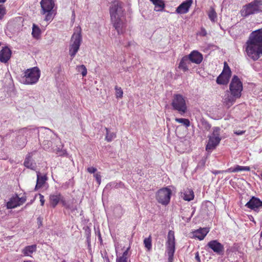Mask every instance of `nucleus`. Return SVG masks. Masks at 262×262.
<instances>
[{
  "label": "nucleus",
  "instance_id": "ea45409f",
  "mask_svg": "<svg viewBox=\"0 0 262 262\" xmlns=\"http://www.w3.org/2000/svg\"><path fill=\"white\" fill-rule=\"evenodd\" d=\"M60 202L62 204V206H64L66 208L68 209H72V207H71V205L66 202L64 199V198L62 196L61 199L60 200Z\"/></svg>",
  "mask_w": 262,
  "mask_h": 262
},
{
  "label": "nucleus",
  "instance_id": "a18cd8bd",
  "mask_svg": "<svg viewBox=\"0 0 262 262\" xmlns=\"http://www.w3.org/2000/svg\"><path fill=\"white\" fill-rule=\"evenodd\" d=\"M224 171V172H235V167H230Z\"/></svg>",
  "mask_w": 262,
  "mask_h": 262
},
{
  "label": "nucleus",
  "instance_id": "6ab92c4d",
  "mask_svg": "<svg viewBox=\"0 0 262 262\" xmlns=\"http://www.w3.org/2000/svg\"><path fill=\"white\" fill-rule=\"evenodd\" d=\"M192 3V0H186L177 7L176 12L178 14L187 13L189 11Z\"/></svg>",
  "mask_w": 262,
  "mask_h": 262
},
{
  "label": "nucleus",
  "instance_id": "0eeeda50",
  "mask_svg": "<svg viewBox=\"0 0 262 262\" xmlns=\"http://www.w3.org/2000/svg\"><path fill=\"white\" fill-rule=\"evenodd\" d=\"M262 4L257 0H255L250 3L244 6L241 11V15L246 17L251 15L259 13L261 10Z\"/></svg>",
  "mask_w": 262,
  "mask_h": 262
},
{
  "label": "nucleus",
  "instance_id": "1a4fd4ad",
  "mask_svg": "<svg viewBox=\"0 0 262 262\" xmlns=\"http://www.w3.org/2000/svg\"><path fill=\"white\" fill-rule=\"evenodd\" d=\"M111 19L124 16L123 3L118 1L112 2L110 8Z\"/></svg>",
  "mask_w": 262,
  "mask_h": 262
},
{
  "label": "nucleus",
  "instance_id": "4c0bfd02",
  "mask_svg": "<svg viewBox=\"0 0 262 262\" xmlns=\"http://www.w3.org/2000/svg\"><path fill=\"white\" fill-rule=\"evenodd\" d=\"M116 91V96L117 98H122L123 96V91L120 87L116 86L115 88Z\"/></svg>",
  "mask_w": 262,
  "mask_h": 262
},
{
  "label": "nucleus",
  "instance_id": "6e6552de",
  "mask_svg": "<svg viewBox=\"0 0 262 262\" xmlns=\"http://www.w3.org/2000/svg\"><path fill=\"white\" fill-rule=\"evenodd\" d=\"M212 134L208 136V141L206 147V150L211 151L220 143L221 138L220 137L221 129L219 127H214L212 128Z\"/></svg>",
  "mask_w": 262,
  "mask_h": 262
},
{
  "label": "nucleus",
  "instance_id": "b1692460",
  "mask_svg": "<svg viewBox=\"0 0 262 262\" xmlns=\"http://www.w3.org/2000/svg\"><path fill=\"white\" fill-rule=\"evenodd\" d=\"M62 196L61 193L59 192L50 195L49 202L53 208H55L60 202Z\"/></svg>",
  "mask_w": 262,
  "mask_h": 262
},
{
  "label": "nucleus",
  "instance_id": "c85d7f7f",
  "mask_svg": "<svg viewBox=\"0 0 262 262\" xmlns=\"http://www.w3.org/2000/svg\"><path fill=\"white\" fill-rule=\"evenodd\" d=\"M36 245L28 246L23 249L22 253L24 256H31V254L36 251Z\"/></svg>",
  "mask_w": 262,
  "mask_h": 262
},
{
  "label": "nucleus",
  "instance_id": "aec40b11",
  "mask_svg": "<svg viewBox=\"0 0 262 262\" xmlns=\"http://www.w3.org/2000/svg\"><path fill=\"white\" fill-rule=\"evenodd\" d=\"M189 60L194 63L199 64L203 60V55L198 51L194 50L187 55Z\"/></svg>",
  "mask_w": 262,
  "mask_h": 262
},
{
  "label": "nucleus",
  "instance_id": "412c9836",
  "mask_svg": "<svg viewBox=\"0 0 262 262\" xmlns=\"http://www.w3.org/2000/svg\"><path fill=\"white\" fill-rule=\"evenodd\" d=\"M236 94H232L230 92H228L225 95L223 98V103L225 104L228 107L232 106L235 102L236 100L241 97L239 96H235Z\"/></svg>",
  "mask_w": 262,
  "mask_h": 262
},
{
  "label": "nucleus",
  "instance_id": "393cba45",
  "mask_svg": "<svg viewBox=\"0 0 262 262\" xmlns=\"http://www.w3.org/2000/svg\"><path fill=\"white\" fill-rule=\"evenodd\" d=\"M191 62L187 55L185 56L182 58L179 63V68L183 72H186L188 71L189 68L191 65Z\"/></svg>",
  "mask_w": 262,
  "mask_h": 262
},
{
  "label": "nucleus",
  "instance_id": "2eb2a0df",
  "mask_svg": "<svg viewBox=\"0 0 262 262\" xmlns=\"http://www.w3.org/2000/svg\"><path fill=\"white\" fill-rule=\"evenodd\" d=\"M245 206L256 212H258L260 209L262 208V201L257 198L252 196L246 203Z\"/></svg>",
  "mask_w": 262,
  "mask_h": 262
},
{
  "label": "nucleus",
  "instance_id": "cd10ccee",
  "mask_svg": "<svg viewBox=\"0 0 262 262\" xmlns=\"http://www.w3.org/2000/svg\"><path fill=\"white\" fill-rule=\"evenodd\" d=\"M130 247H128L123 252L122 254H117L116 262H128L129 255L128 250Z\"/></svg>",
  "mask_w": 262,
  "mask_h": 262
},
{
  "label": "nucleus",
  "instance_id": "f03ea898",
  "mask_svg": "<svg viewBox=\"0 0 262 262\" xmlns=\"http://www.w3.org/2000/svg\"><path fill=\"white\" fill-rule=\"evenodd\" d=\"M41 9L40 13L45 15L44 20L51 22L54 18L56 12L54 9L55 2L54 0H41L40 2Z\"/></svg>",
  "mask_w": 262,
  "mask_h": 262
},
{
  "label": "nucleus",
  "instance_id": "bf43d9fd",
  "mask_svg": "<svg viewBox=\"0 0 262 262\" xmlns=\"http://www.w3.org/2000/svg\"><path fill=\"white\" fill-rule=\"evenodd\" d=\"M61 262H66L65 260H62Z\"/></svg>",
  "mask_w": 262,
  "mask_h": 262
},
{
  "label": "nucleus",
  "instance_id": "5701e85b",
  "mask_svg": "<svg viewBox=\"0 0 262 262\" xmlns=\"http://www.w3.org/2000/svg\"><path fill=\"white\" fill-rule=\"evenodd\" d=\"M33 156V152L28 153L26 156L24 165L27 168H29L31 170H35L36 168V163L32 160Z\"/></svg>",
  "mask_w": 262,
  "mask_h": 262
},
{
  "label": "nucleus",
  "instance_id": "13d9d810",
  "mask_svg": "<svg viewBox=\"0 0 262 262\" xmlns=\"http://www.w3.org/2000/svg\"><path fill=\"white\" fill-rule=\"evenodd\" d=\"M24 262H31V261H25Z\"/></svg>",
  "mask_w": 262,
  "mask_h": 262
},
{
  "label": "nucleus",
  "instance_id": "de8ad7c7",
  "mask_svg": "<svg viewBox=\"0 0 262 262\" xmlns=\"http://www.w3.org/2000/svg\"><path fill=\"white\" fill-rule=\"evenodd\" d=\"M200 34L203 36H205L206 35L207 32L204 29H202L201 31L200 32Z\"/></svg>",
  "mask_w": 262,
  "mask_h": 262
},
{
  "label": "nucleus",
  "instance_id": "09e8293b",
  "mask_svg": "<svg viewBox=\"0 0 262 262\" xmlns=\"http://www.w3.org/2000/svg\"><path fill=\"white\" fill-rule=\"evenodd\" d=\"M224 172V170H214L212 171V173L215 174H217L219 173H223Z\"/></svg>",
  "mask_w": 262,
  "mask_h": 262
},
{
  "label": "nucleus",
  "instance_id": "72a5a7b5",
  "mask_svg": "<svg viewBox=\"0 0 262 262\" xmlns=\"http://www.w3.org/2000/svg\"><path fill=\"white\" fill-rule=\"evenodd\" d=\"M145 247L147 249L148 251H150L151 249V235L145 238L143 241Z\"/></svg>",
  "mask_w": 262,
  "mask_h": 262
},
{
  "label": "nucleus",
  "instance_id": "dca6fc26",
  "mask_svg": "<svg viewBox=\"0 0 262 262\" xmlns=\"http://www.w3.org/2000/svg\"><path fill=\"white\" fill-rule=\"evenodd\" d=\"M209 232L208 228H200L191 232V237L203 240Z\"/></svg>",
  "mask_w": 262,
  "mask_h": 262
},
{
  "label": "nucleus",
  "instance_id": "f704fd0d",
  "mask_svg": "<svg viewBox=\"0 0 262 262\" xmlns=\"http://www.w3.org/2000/svg\"><path fill=\"white\" fill-rule=\"evenodd\" d=\"M175 121L177 122L182 124L186 127H188L190 126V121L188 119L186 118H175Z\"/></svg>",
  "mask_w": 262,
  "mask_h": 262
},
{
  "label": "nucleus",
  "instance_id": "bb28decb",
  "mask_svg": "<svg viewBox=\"0 0 262 262\" xmlns=\"http://www.w3.org/2000/svg\"><path fill=\"white\" fill-rule=\"evenodd\" d=\"M181 196L185 201H190L194 198L193 191L191 189L187 188L181 192Z\"/></svg>",
  "mask_w": 262,
  "mask_h": 262
},
{
  "label": "nucleus",
  "instance_id": "e433bc0d",
  "mask_svg": "<svg viewBox=\"0 0 262 262\" xmlns=\"http://www.w3.org/2000/svg\"><path fill=\"white\" fill-rule=\"evenodd\" d=\"M235 172H238V171H248L250 170V168L248 166H239V165H236L235 167Z\"/></svg>",
  "mask_w": 262,
  "mask_h": 262
},
{
  "label": "nucleus",
  "instance_id": "37998d69",
  "mask_svg": "<svg viewBox=\"0 0 262 262\" xmlns=\"http://www.w3.org/2000/svg\"><path fill=\"white\" fill-rule=\"evenodd\" d=\"M97 168L94 167H89L87 168V171L90 173H95L97 171Z\"/></svg>",
  "mask_w": 262,
  "mask_h": 262
},
{
  "label": "nucleus",
  "instance_id": "c03bdc74",
  "mask_svg": "<svg viewBox=\"0 0 262 262\" xmlns=\"http://www.w3.org/2000/svg\"><path fill=\"white\" fill-rule=\"evenodd\" d=\"M123 185V184L122 183H112L111 184V186L112 187H114L115 188H118L119 187H122Z\"/></svg>",
  "mask_w": 262,
  "mask_h": 262
},
{
  "label": "nucleus",
  "instance_id": "473e14b6",
  "mask_svg": "<svg viewBox=\"0 0 262 262\" xmlns=\"http://www.w3.org/2000/svg\"><path fill=\"white\" fill-rule=\"evenodd\" d=\"M208 15L209 19L213 22H215L217 19V14L213 8H211L208 11Z\"/></svg>",
  "mask_w": 262,
  "mask_h": 262
},
{
  "label": "nucleus",
  "instance_id": "a211bd4d",
  "mask_svg": "<svg viewBox=\"0 0 262 262\" xmlns=\"http://www.w3.org/2000/svg\"><path fill=\"white\" fill-rule=\"evenodd\" d=\"M231 72L228 69L223 70L222 73L217 78L216 82L220 84H227L231 77Z\"/></svg>",
  "mask_w": 262,
  "mask_h": 262
},
{
  "label": "nucleus",
  "instance_id": "5fc2aeb1",
  "mask_svg": "<svg viewBox=\"0 0 262 262\" xmlns=\"http://www.w3.org/2000/svg\"><path fill=\"white\" fill-rule=\"evenodd\" d=\"M71 207H72V209L70 210L72 211L77 209L76 206H71Z\"/></svg>",
  "mask_w": 262,
  "mask_h": 262
},
{
  "label": "nucleus",
  "instance_id": "4be33fe9",
  "mask_svg": "<svg viewBox=\"0 0 262 262\" xmlns=\"http://www.w3.org/2000/svg\"><path fill=\"white\" fill-rule=\"evenodd\" d=\"M11 51L8 47L3 48L0 51V61L3 63L7 62L11 56Z\"/></svg>",
  "mask_w": 262,
  "mask_h": 262
},
{
  "label": "nucleus",
  "instance_id": "a878e982",
  "mask_svg": "<svg viewBox=\"0 0 262 262\" xmlns=\"http://www.w3.org/2000/svg\"><path fill=\"white\" fill-rule=\"evenodd\" d=\"M36 172L37 181L35 188V190H37L41 188L47 180V177L46 176H41L40 173L39 171H37Z\"/></svg>",
  "mask_w": 262,
  "mask_h": 262
},
{
  "label": "nucleus",
  "instance_id": "a19ab883",
  "mask_svg": "<svg viewBox=\"0 0 262 262\" xmlns=\"http://www.w3.org/2000/svg\"><path fill=\"white\" fill-rule=\"evenodd\" d=\"M202 124L203 126V128L206 130H209L211 128L210 124L207 121L203 120L202 121Z\"/></svg>",
  "mask_w": 262,
  "mask_h": 262
},
{
  "label": "nucleus",
  "instance_id": "f3484780",
  "mask_svg": "<svg viewBox=\"0 0 262 262\" xmlns=\"http://www.w3.org/2000/svg\"><path fill=\"white\" fill-rule=\"evenodd\" d=\"M207 247L210 248L217 254H221L224 250V246L216 240H212L209 242L207 244Z\"/></svg>",
  "mask_w": 262,
  "mask_h": 262
},
{
  "label": "nucleus",
  "instance_id": "2f4dec72",
  "mask_svg": "<svg viewBox=\"0 0 262 262\" xmlns=\"http://www.w3.org/2000/svg\"><path fill=\"white\" fill-rule=\"evenodd\" d=\"M41 33L40 28L35 24H33L32 26V35L35 38H38Z\"/></svg>",
  "mask_w": 262,
  "mask_h": 262
},
{
  "label": "nucleus",
  "instance_id": "39448f33",
  "mask_svg": "<svg viewBox=\"0 0 262 262\" xmlns=\"http://www.w3.org/2000/svg\"><path fill=\"white\" fill-rule=\"evenodd\" d=\"M82 42V36L81 35V29L77 27L75 29L74 33L72 36L70 46L69 54L73 59L79 49L80 46Z\"/></svg>",
  "mask_w": 262,
  "mask_h": 262
},
{
  "label": "nucleus",
  "instance_id": "c9c22d12",
  "mask_svg": "<svg viewBox=\"0 0 262 262\" xmlns=\"http://www.w3.org/2000/svg\"><path fill=\"white\" fill-rule=\"evenodd\" d=\"M76 70L78 72L81 73L83 76H85L87 74L86 68L83 64L77 66Z\"/></svg>",
  "mask_w": 262,
  "mask_h": 262
},
{
  "label": "nucleus",
  "instance_id": "864d4df0",
  "mask_svg": "<svg viewBox=\"0 0 262 262\" xmlns=\"http://www.w3.org/2000/svg\"><path fill=\"white\" fill-rule=\"evenodd\" d=\"M228 69L229 70H230V68L229 67L228 64L226 62L224 63V67L223 70L225 69Z\"/></svg>",
  "mask_w": 262,
  "mask_h": 262
},
{
  "label": "nucleus",
  "instance_id": "3c124183",
  "mask_svg": "<svg viewBox=\"0 0 262 262\" xmlns=\"http://www.w3.org/2000/svg\"><path fill=\"white\" fill-rule=\"evenodd\" d=\"M245 133L244 131H236L234 133L237 135H243Z\"/></svg>",
  "mask_w": 262,
  "mask_h": 262
},
{
  "label": "nucleus",
  "instance_id": "f257e3e1",
  "mask_svg": "<svg viewBox=\"0 0 262 262\" xmlns=\"http://www.w3.org/2000/svg\"><path fill=\"white\" fill-rule=\"evenodd\" d=\"M246 51L248 56L254 60L262 55V28L253 31L246 42Z\"/></svg>",
  "mask_w": 262,
  "mask_h": 262
},
{
  "label": "nucleus",
  "instance_id": "79ce46f5",
  "mask_svg": "<svg viewBox=\"0 0 262 262\" xmlns=\"http://www.w3.org/2000/svg\"><path fill=\"white\" fill-rule=\"evenodd\" d=\"M94 177L95 178V179L99 185L101 183V176L100 172H96L94 174Z\"/></svg>",
  "mask_w": 262,
  "mask_h": 262
},
{
  "label": "nucleus",
  "instance_id": "9d476101",
  "mask_svg": "<svg viewBox=\"0 0 262 262\" xmlns=\"http://www.w3.org/2000/svg\"><path fill=\"white\" fill-rule=\"evenodd\" d=\"M166 246V252L168 256V261L169 262H172L175 252V238L174 232L172 231H169L168 233Z\"/></svg>",
  "mask_w": 262,
  "mask_h": 262
},
{
  "label": "nucleus",
  "instance_id": "9b49d317",
  "mask_svg": "<svg viewBox=\"0 0 262 262\" xmlns=\"http://www.w3.org/2000/svg\"><path fill=\"white\" fill-rule=\"evenodd\" d=\"M171 191L167 188L160 189L156 193L157 201L164 205H167L170 199Z\"/></svg>",
  "mask_w": 262,
  "mask_h": 262
},
{
  "label": "nucleus",
  "instance_id": "6e6d98bb",
  "mask_svg": "<svg viewBox=\"0 0 262 262\" xmlns=\"http://www.w3.org/2000/svg\"><path fill=\"white\" fill-rule=\"evenodd\" d=\"M6 1V0H0V3H4Z\"/></svg>",
  "mask_w": 262,
  "mask_h": 262
},
{
  "label": "nucleus",
  "instance_id": "c756f323",
  "mask_svg": "<svg viewBox=\"0 0 262 262\" xmlns=\"http://www.w3.org/2000/svg\"><path fill=\"white\" fill-rule=\"evenodd\" d=\"M155 5V10L157 11H162L164 7L165 4L161 0H150Z\"/></svg>",
  "mask_w": 262,
  "mask_h": 262
},
{
  "label": "nucleus",
  "instance_id": "20e7f679",
  "mask_svg": "<svg viewBox=\"0 0 262 262\" xmlns=\"http://www.w3.org/2000/svg\"><path fill=\"white\" fill-rule=\"evenodd\" d=\"M23 75L20 79L21 82L25 84L32 85L38 82L40 72L37 67H34L26 70Z\"/></svg>",
  "mask_w": 262,
  "mask_h": 262
},
{
  "label": "nucleus",
  "instance_id": "ddd939ff",
  "mask_svg": "<svg viewBox=\"0 0 262 262\" xmlns=\"http://www.w3.org/2000/svg\"><path fill=\"white\" fill-rule=\"evenodd\" d=\"M114 27L119 34H122L126 27L125 16L111 19Z\"/></svg>",
  "mask_w": 262,
  "mask_h": 262
},
{
  "label": "nucleus",
  "instance_id": "4468645a",
  "mask_svg": "<svg viewBox=\"0 0 262 262\" xmlns=\"http://www.w3.org/2000/svg\"><path fill=\"white\" fill-rule=\"evenodd\" d=\"M26 201V196H24L21 198L17 195L12 196L7 203V208L8 209H13L23 204Z\"/></svg>",
  "mask_w": 262,
  "mask_h": 262
},
{
  "label": "nucleus",
  "instance_id": "423d86ee",
  "mask_svg": "<svg viewBox=\"0 0 262 262\" xmlns=\"http://www.w3.org/2000/svg\"><path fill=\"white\" fill-rule=\"evenodd\" d=\"M172 109L181 115H184L187 111L186 99L181 94H174L171 102Z\"/></svg>",
  "mask_w": 262,
  "mask_h": 262
},
{
  "label": "nucleus",
  "instance_id": "58836bf2",
  "mask_svg": "<svg viewBox=\"0 0 262 262\" xmlns=\"http://www.w3.org/2000/svg\"><path fill=\"white\" fill-rule=\"evenodd\" d=\"M6 13L5 7L3 5H0V20L2 19Z\"/></svg>",
  "mask_w": 262,
  "mask_h": 262
},
{
  "label": "nucleus",
  "instance_id": "7c9ffc66",
  "mask_svg": "<svg viewBox=\"0 0 262 262\" xmlns=\"http://www.w3.org/2000/svg\"><path fill=\"white\" fill-rule=\"evenodd\" d=\"M106 130V135L105 139L107 142H111L113 140L116 138V134L115 132H112L106 127L105 128Z\"/></svg>",
  "mask_w": 262,
  "mask_h": 262
},
{
  "label": "nucleus",
  "instance_id": "603ef678",
  "mask_svg": "<svg viewBox=\"0 0 262 262\" xmlns=\"http://www.w3.org/2000/svg\"><path fill=\"white\" fill-rule=\"evenodd\" d=\"M195 259L199 261V262H200L201 261V260H200V256L199 255V253H196L195 254Z\"/></svg>",
  "mask_w": 262,
  "mask_h": 262
},
{
  "label": "nucleus",
  "instance_id": "49530a36",
  "mask_svg": "<svg viewBox=\"0 0 262 262\" xmlns=\"http://www.w3.org/2000/svg\"><path fill=\"white\" fill-rule=\"evenodd\" d=\"M39 199H40V203H41V205L43 206L44 205L45 202L43 195H42V194H39Z\"/></svg>",
  "mask_w": 262,
  "mask_h": 262
},
{
  "label": "nucleus",
  "instance_id": "f8f14e48",
  "mask_svg": "<svg viewBox=\"0 0 262 262\" xmlns=\"http://www.w3.org/2000/svg\"><path fill=\"white\" fill-rule=\"evenodd\" d=\"M229 90L232 94H236L235 96H241L243 84L237 76L234 75L229 85Z\"/></svg>",
  "mask_w": 262,
  "mask_h": 262
},
{
  "label": "nucleus",
  "instance_id": "7ed1b4c3",
  "mask_svg": "<svg viewBox=\"0 0 262 262\" xmlns=\"http://www.w3.org/2000/svg\"><path fill=\"white\" fill-rule=\"evenodd\" d=\"M39 131L36 128H23L19 130L16 138L17 146L20 148L24 147L27 142V138L38 136Z\"/></svg>",
  "mask_w": 262,
  "mask_h": 262
},
{
  "label": "nucleus",
  "instance_id": "8fccbe9b",
  "mask_svg": "<svg viewBox=\"0 0 262 262\" xmlns=\"http://www.w3.org/2000/svg\"><path fill=\"white\" fill-rule=\"evenodd\" d=\"M37 223L39 226H41L42 225V219L40 217L37 218Z\"/></svg>",
  "mask_w": 262,
  "mask_h": 262
},
{
  "label": "nucleus",
  "instance_id": "4d7b16f0",
  "mask_svg": "<svg viewBox=\"0 0 262 262\" xmlns=\"http://www.w3.org/2000/svg\"><path fill=\"white\" fill-rule=\"evenodd\" d=\"M260 178L262 179V172L260 173Z\"/></svg>",
  "mask_w": 262,
  "mask_h": 262
}]
</instances>
